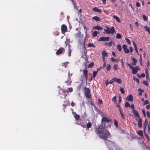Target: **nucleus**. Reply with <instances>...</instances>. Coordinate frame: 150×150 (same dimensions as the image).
Returning a JSON list of instances; mask_svg holds the SVG:
<instances>
[{"label": "nucleus", "mask_w": 150, "mask_h": 150, "mask_svg": "<svg viewBox=\"0 0 150 150\" xmlns=\"http://www.w3.org/2000/svg\"><path fill=\"white\" fill-rule=\"evenodd\" d=\"M102 125H99L95 129V132L100 138L103 140H106L107 139L111 136L109 131L105 129Z\"/></svg>", "instance_id": "nucleus-1"}, {"label": "nucleus", "mask_w": 150, "mask_h": 150, "mask_svg": "<svg viewBox=\"0 0 150 150\" xmlns=\"http://www.w3.org/2000/svg\"><path fill=\"white\" fill-rule=\"evenodd\" d=\"M102 118L101 120V125H102L104 128L106 129L108 127H111L110 124L111 120L103 116H102Z\"/></svg>", "instance_id": "nucleus-2"}, {"label": "nucleus", "mask_w": 150, "mask_h": 150, "mask_svg": "<svg viewBox=\"0 0 150 150\" xmlns=\"http://www.w3.org/2000/svg\"><path fill=\"white\" fill-rule=\"evenodd\" d=\"M132 112L134 116L137 117L139 118L138 121V126L140 128H141L142 127V119L141 118L139 117V115L137 110H134L132 111Z\"/></svg>", "instance_id": "nucleus-3"}, {"label": "nucleus", "mask_w": 150, "mask_h": 150, "mask_svg": "<svg viewBox=\"0 0 150 150\" xmlns=\"http://www.w3.org/2000/svg\"><path fill=\"white\" fill-rule=\"evenodd\" d=\"M105 28L106 29H104V30L107 34H113L115 33V30L113 26H112L111 28L107 26Z\"/></svg>", "instance_id": "nucleus-4"}, {"label": "nucleus", "mask_w": 150, "mask_h": 150, "mask_svg": "<svg viewBox=\"0 0 150 150\" xmlns=\"http://www.w3.org/2000/svg\"><path fill=\"white\" fill-rule=\"evenodd\" d=\"M105 141V142L106 145L108 147H112L115 145V143L114 142H112L109 140H107V139Z\"/></svg>", "instance_id": "nucleus-5"}, {"label": "nucleus", "mask_w": 150, "mask_h": 150, "mask_svg": "<svg viewBox=\"0 0 150 150\" xmlns=\"http://www.w3.org/2000/svg\"><path fill=\"white\" fill-rule=\"evenodd\" d=\"M85 94L87 98H89L91 97L90 93V91L88 88H85Z\"/></svg>", "instance_id": "nucleus-6"}, {"label": "nucleus", "mask_w": 150, "mask_h": 150, "mask_svg": "<svg viewBox=\"0 0 150 150\" xmlns=\"http://www.w3.org/2000/svg\"><path fill=\"white\" fill-rule=\"evenodd\" d=\"M110 37H100L99 39V41H109Z\"/></svg>", "instance_id": "nucleus-7"}, {"label": "nucleus", "mask_w": 150, "mask_h": 150, "mask_svg": "<svg viewBox=\"0 0 150 150\" xmlns=\"http://www.w3.org/2000/svg\"><path fill=\"white\" fill-rule=\"evenodd\" d=\"M65 49L62 47H60L56 52V53L57 55H59L62 54L63 52H64Z\"/></svg>", "instance_id": "nucleus-8"}, {"label": "nucleus", "mask_w": 150, "mask_h": 150, "mask_svg": "<svg viewBox=\"0 0 150 150\" xmlns=\"http://www.w3.org/2000/svg\"><path fill=\"white\" fill-rule=\"evenodd\" d=\"M86 38H85L84 39H83V37H82L81 38H79V42L80 45L83 44L84 47H85V39Z\"/></svg>", "instance_id": "nucleus-9"}, {"label": "nucleus", "mask_w": 150, "mask_h": 150, "mask_svg": "<svg viewBox=\"0 0 150 150\" xmlns=\"http://www.w3.org/2000/svg\"><path fill=\"white\" fill-rule=\"evenodd\" d=\"M61 30L62 33H65L67 31V28L65 25H62L61 26Z\"/></svg>", "instance_id": "nucleus-10"}, {"label": "nucleus", "mask_w": 150, "mask_h": 150, "mask_svg": "<svg viewBox=\"0 0 150 150\" xmlns=\"http://www.w3.org/2000/svg\"><path fill=\"white\" fill-rule=\"evenodd\" d=\"M133 97L132 95H129L126 97V99L129 101L132 102L133 101Z\"/></svg>", "instance_id": "nucleus-11"}, {"label": "nucleus", "mask_w": 150, "mask_h": 150, "mask_svg": "<svg viewBox=\"0 0 150 150\" xmlns=\"http://www.w3.org/2000/svg\"><path fill=\"white\" fill-rule=\"evenodd\" d=\"M75 35L77 38H81L82 37H83V35L81 34V33L80 31L76 33Z\"/></svg>", "instance_id": "nucleus-12"}, {"label": "nucleus", "mask_w": 150, "mask_h": 150, "mask_svg": "<svg viewBox=\"0 0 150 150\" xmlns=\"http://www.w3.org/2000/svg\"><path fill=\"white\" fill-rule=\"evenodd\" d=\"M72 113L75 119L77 120H79L80 118V115L77 114L76 113L74 112H73Z\"/></svg>", "instance_id": "nucleus-13"}, {"label": "nucleus", "mask_w": 150, "mask_h": 150, "mask_svg": "<svg viewBox=\"0 0 150 150\" xmlns=\"http://www.w3.org/2000/svg\"><path fill=\"white\" fill-rule=\"evenodd\" d=\"M122 47L125 53H128L129 52V50L127 48V46L126 45H123Z\"/></svg>", "instance_id": "nucleus-14"}, {"label": "nucleus", "mask_w": 150, "mask_h": 150, "mask_svg": "<svg viewBox=\"0 0 150 150\" xmlns=\"http://www.w3.org/2000/svg\"><path fill=\"white\" fill-rule=\"evenodd\" d=\"M88 72V71L87 70L84 69L83 70V75L86 80H87V78L88 76L87 74Z\"/></svg>", "instance_id": "nucleus-15"}, {"label": "nucleus", "mask_w": 150, "mask_h": 150, "mask_svg": "<svg viewBox=\"0 0 150 150\" xmlns=\"http://www.w3.org/2000/svg\"><path fill=\"white\" fill-rule=\"evenodd\" d=\"M131 69L132 70V73L133 74H135L138 71L134 67H131Z\"/></svg>", "instance_id": "nucleus-16"}, {"label": "nucleus", "mask_w": 150, "mask_h": 150, "mask_svg": "<svg viewBox=\"0 0 150 150\" xmlns=\"http://www.w3.org/2000/svg\"><path fill=\"white\" fill-rule=\"evenodd\" d=\"M92 10L98 13H101L102 12L101 10L100 9L96 7L93 8Z\"/></svg>", "instance_id": "nucleus-17"}, {"label": "nucleus", "mask_w": 150, "mask_h": 150, "mask_svg": "<svg viewBox=\"0 0 150 150\" xmlns=\"http://www.w3.org/2000/svg\"><path fill=\"white\" fill-rule=\"evenodd\" d=\"M114 78L115 81L116 82L119 84H121L122 83V81L120 79L117 78L116 77Z\"/></svg>", "instance_id": "nucleus-18"}, {"label": "nucleus", "mask_w": 150, "mask_h": 150, "mask_svg": "<svg viewBox=\"0 0 150 150\" xmlns=\"http://www.w3.org/2000/svg\"><path fill=\"white\" fill-rule=\"evenodd\" d=\"M131 59V60L133 61V64H132V65L134 66L135 65L137 62V60L136 58L133 57H132Z\"/></svg>", "instance_id": "nucleus-19"}, {"label": "nucleus", "mask_w": 150, "mask_h": 150, "mask_svg": "<svg viewBox=\"0 0 150 150\" xmlns=\"http://www.w3.org/2000/svg\"><path fill=\"white\" fill-rule=\"evenodd\" d=\"M93 29H96L98 30H100L103 29V28L97 25L96 26L93 27Z\"/></svg>", "instance_id": "nucleus-20"}, {"label": "nucleus", "mask_w": 150, "mask_h": 150, "mask_svg": "<svg viewBox=\"0 0 150 150\" xmlns=\"http://www.w3.org/2000/svg\"><path fill=\"white\" fill-rule=\"evenodd\" d=\"M144 28L147 31L150 35V28L147 25L145 26H144Z\"/></svg>", "instance_id": "nucleus-21"}, {"label": "nucleus", "mask_w": 150, "mask_h": 150, "mask_svg": "<svg viewBox=\"0 0 150 150\" xmlns=\"http://www.w3.org/2000/svg\"><path fill=\"white\" fill-rule=\"evenodd\" d=\"M138 91L139 92L138 93V95L139 96H141L142 95V93L144 92V90L141 89L140 88H139L138 89Z\"/></svg>", "instance_id": "nucleus-22"}, {"label": "nucleus", "mask_w": 150, "mask_h": 150, "mask_svg": "<svg viewBox=\"0 0 150 150\" xmlns=\"http://www.w3.org/2000/svg\"><path fill=\"white\" fill-rule=\"evenodd\" d=\"M83 28L85 30V33L86 35L85 38H86L88 36L87 29V28L85 26H83Z\"/></svg>", "instance_id": "nucleus-23"}, {"label": "nucleus", "mask_w": 150, "mask_h": 150, "mask_svg": "<svg viewBox=\"0 0 150 150\" xmlns=\"http://www.w3.org/2000/svg\"><path fill=\"white\" fill-rule=\"evenodd\" d=\"M92 19L96 21H100L99 18L97 16H95L92 17Z\"/></svg>", "instance_id": "nucleus-24"}, {"label": "nucleus", "mask_w": 150, "mask_h": 150, "mask_svg": "<svg viewBox=\"0 0 150 150\" xmlns=\"http://www.w3.org/2000/svg\"><path fill=\"white\" fill-rule=\"evenodd\" d=\"M137 133L139 135L141 136L142 137H143V131L142 130H139Z\"/></svg>", "instance_id": "nucleus-25"}, {"label": "nucleus", "mask_w": 150, "mask_h": 150, "mask_svg": "<svg viewBox=\"0 0 150 150\" xmlns=\"http://www.w3.org/2000/svg\"><path fill=\"white\" fill-rule=\"evenodd\" d=\"M99 33V32L95 31L93 32L92 34V36L93 37H95L97 36L98 34Z\"/></svg>", "instance_id": "nucleus-26"}, {"label": "nucleus", "mask_w": 150, "mask_h": 150, "mask_svg": "<svg viewBox=\"0 0 150 150\" xmlns=\"http://www.w3.org/2000/svg\"><path fill=\"white\" fill-rule=\"evenodd\" d=\"M102 57H107L108 56V54L104 50L102 52Z\"/></svg>", "instance_id": "nucleus-27"}, {"label": "nucleus", "mask_w": 150, "mask_h": 150, "mask_svg": "<svg viewBox=\"0 0 150 150\" xmlns=\"http://www.w3.org/2000/svg\"><path fill=\"white\" fill-rule=\"evenodd\" d=\"M70 41L68 39H67L66 41H65V44L66 46L69 45V46L70 47V45L69 44Z\"/></svg>", "instance_id": "nucleus-28"}, {"label": "nucleus", "mask_w": 150, "mask_h": 150, "mask_svg": "<svg viewBox=\"0 0 150 150\" xmlns=\"http://www.w3.org/2000/svg\"><path fill=\"white\" fill-rule=\"evenodd\" d=\"M69 64V62H66L64 63H62V66L63 67H64L65 68H66L67 67V66Z\"/></svg>", "instance_id": "nucleus-29"}, {"label": "nucleus", "mask_w": 150, "mask_h": 150, "mask_svg": "<svg viewBox=\"0 0 150 150\" xmlns=\"http://www.w3.org/2000/svg\"><path fill=\"white\" fill-rule=\"evenodd\" d=\"M113 17L118 22H120V21L119 18L118 17H117V16L115 15H113Z\"/></svg>", "instance_id": "nucleus-30"}, {"label": "nucleus", "mask_w": 150, "mask_h": 150, "mask_svg": "<svg viewBox=\"0 0 150 150\" xmlns=\"http://www.w3.org/2000/svg\"><path fill=\"white\" fill-rule=\"evenodd\" d=\"M125 106L126 108H127L128 107H130V105L129 103L126 102L125 103Z\"/></svg>", "instance_id": "nucleus-31"}, {"label": "nucleus", "mask_w": 150, "mask_h": 150, "mask_svg": "<svg viewBox=\"0 0 150 150\" xmlns=\"http://www.w3.org/2000/svg\"><path fill=\"white\" fill-rule=\"evenodd\" d=\"M133 46H134V49H135V51H136V52L137 51H138L137 48V47L136 44L135 43V42H134V41H133Z\"/></svg>", "instance_id": "nucleus-32"}, {"label": "nucleus", "mask_w": 150, "mask_h": 150, "mask_svg": "<svg viewBox=\"0 0 150 150\" xmlns=\"http://www.w3.org/2000/svg\"><path fill=\"white\" fill-rule=\"evenodd\" d=\"M112 43V42H109L105 43V45L106 46H109V47H111Z\"/></svg>", "instance_id": "nucleus-33"}, {"label": "nucleus", "mask_w": 150, "mask_h": 150, "mask_svg": "<svg viewBox=\"0 0 150 150\" xmlns=\"http://www.w3.org/2000/svg\"><path fill=\"white\" fill-rule=\"evenodd\" d=\"M117 49L120 52L122 50V47L119 44L117 45Z\"/></svg>", "instance_id": "nucleus-34"}, {"label": "nucleus", "mask_w": 150, "mask_h": 150, "mask_svg": "<svg viewBox=\"0 0 150 150\" xmlns=\"http://www.w3.org/2000/svg\"><path fill=\"white\" fill-rule=\"evenodd\" d=\"M91 126L92 124L90 122H88L86 124V127L87 128H89L91 127Z\"/></svg>", "instance_id": "nucleus-35"}, {"label": "nucleus", "mask_w": 150, "mask_h": 150, "mask_svg": "<svg viewBox=\"0 0 150 150\" xmlns=\"http://www.w3.org/2000/svg\"><path fill=\"white\" fill-rule=\"evenodd\" d=\"M117 39H120L122 38V36L121 35L120 33H117L116 37Z\"/></svg>", "instance_id": "nucleus-36"}, {"label": "nucleus", "mask_w": 150, "mask_h": 150, "mask_svg": "<svg viewBox=\"0 0 150 150\" xmlns=\"http://www.w3.org/2000/svg\"><path fill=\"white\" fill-rule=\"evenodd\" d=\"M106 69L107 71H109L111 69V66L110 64H108L106 67Z\"/></svg>", "instance_id": "nucleus-37"}, {"label": "nucleus", "mask_w": 150, "mask_h": 150, "mask_svg": "<svg viewBox=\"0 0 150 150\" xmlns=\"http://www.w3.org/2000/svg\"><path fill=\"white\" fill-rule=\"evenodd\" d=\"M71 50L70 49V47L69 46L68 47V54L69 57L71 56Z\"/></svg>", "instance_id": "nucleus-38"}, {"label": "nucleus", "mask_w": 150, "mask_h": 150, "mask_svg": "<svg viewBox=\"0 0 150 150\" xmlns=\"http://www.w3.org/2000/svg\"><path fill=\"white\" fill-rule=\"evenodd\" d=\"M98 72L96 71H94L93 73V76H92L94 78H95Z\"/></svg>", "instance_id": "nucleus-39"}, {"label": "nucleus", "mask_w": 150, "mask_h": 150, "mask_svg": "<svg viewBox=\"0 0 150 150\" xmlns=\"http://www.w3.org/2000/svg\"><path fill=\"white\" fill-rule=\"evenodd\" d=\"M88 47H96V46L90 43L88 44Z\"/></svg>", "instance_id": "nucleus-40"}, {"label": "nucleus", "mask_w": 150, "mask_h": 150, "mask_svg": "<svg viewBox=\"0 0 150 150\" xmlns=\"http://www.w3.org/2000/svg\"><path fill=\"white\" fill-rule=\"evenodd\" d=\"M112 100L115 103H117L116 97V96H114L112 98Z\"/></svg>", "instance_id": "nucleus-41"}, {"label": "nucleus", "mask_w": 150, "mask_h": 150, "mask_svg": "<svg viewBox=\"0 0 150 150\" xmlns=\"http://www.w3.org/2000/svg\"><path fill=\"white\" fill-rule=\"evenodd\" d=\"M115 81V80L114 79V78H113L111 80H110L108 82L109 84H112Z\"/></svg>", "instance_id": "nucleus-42"}, {"label": "nucleus", "mask_w": 150, "mask_h": 150, "mask_svg": "<svg viewBox=\"0 0 150 150\" xmlns=\"http://www.w3.org/2000/svg\"><path fill=\"white\" fill-rule=\"evenodd\" d=\"M114 123L115 125L117 128L118 127V122L115 119L114 120Z\"/></svg>", "instance_id": "nucleus-43"}, {"label": "nucleus", "mask_w": 150, "mask_h": 150, "mask_svg": "<svg viewBox=\"0 0 150 150\" xmlns=\"http://www.w3.org/2000/svg\"><path fill=\"white\" fill-rule=\"evenodd\" d=\"M140 57H139V61H140V65L141 66L142 65V56L141 55H139Z\"/></svg>", "instance_id": "nucleus-44"}, {"label": "nucleus", "mask_w": 150, "mask_h": 150, "mask_svg": "<svg viewBox=\"0 0 150 150\" xmlns=\"http://www.w3.org/2000/svg\"><path fill=\"white\" fill-rule=\"evenodd\" d=\"M118 68V67L117 65L116 64L114 65L113 67V69L115 70H117V69Z\"/></svg>", "instance_id": "nucleus-45"}, {"label": "nucleus", "mask_w": 150, "mask_h": 150, "mask_svg": "<svg viewBox=\"0 0 150 150\" xmlns=\"http://www.w3.org/2000/svg\"><path fill=\"white\" fill-rule=\"evenodd\" d=\"M120 91L121 93L122 94H123L125 93V92L123 88L122 87L120 89Z\"/></svg>", "instance_id": "nucleus-46"}, {"label": "nucleus", "mask_w": 150, "mask_h": 150, "mask_svg": "<svg viewBox=\"0 0 150 150\" xmlns=\"http://www.w3.org/2000/svg\"><path fill=\"white\" fill-rule=\"evenodd\" d=\"M94 63L93 62H91V64H89L88 65V67L91 68L93 67L94 65Z\"/></svg>", "instance_id": "nucleus-47"}, {"label": "nucleus", "mask_w": 150, "mask_h": 150, "mask_svg": "<svg viewBox=\"0 0 150 150\" xmlns=\"http://www.w3.org/2000/svg\"><path fill=\"white\" fill-rule=\"evenodd\" d=\"M147 123H148V121L147 119H146L145 120L144 122V125L145 126L144 129H145Z\"/></svg>", "instance_id": "nucleus-48"}, {"label": "nucleus", "mask_w": 150, "mask_h": 150, "mask_svg": "<svg viewBox=\"0 0 150 150\" xmlns=\"http://www.w3.org/2000/svg\"><path fill=\"white\" fill-rule=\"evenodd\" d=\"M142 17L143 19V20L145 21H146L147 19V18L146 16L144 15H142Z\"/></svg>", "instance_id": "nucleus-49"}, {"label": "nucleus", "mask_w": 150, "mask_h": 150, "mask_svg": "<svg viewBox=\"0 0 150 150\" xmlns=\"http://www.w3.org/2000/svg\"><path fill=\"white\" fill-rule=\"evenodd\" d=\"M143 83L144 84V85L146 86H148V82L146 81H143Z\"/></svg>", "instance_id": "nucleus-50"}, {"label": "nucleus", "mask_w": 150, "mask_h": 150, "mask_svg": "<svg viewBox=\"0 0 150 150\" xmlns=\"http://www.w3.org/2000/svg\"><path fill=\"white\" fill-rule=\"evenodd\" d=\"M148 103H149L148 100H146L144 101V102L143 103V105H145Z\"/></svg>", "instance_id": "nucleus-51"}, {"label": "nucleus", "mask_w": 150, "mask_h": 150, "mask_svg": "<svg viewBox=\"0 0 150 150\" xmlns=\"http://www.w3.org/2000/svg\"><path fill=\"white\" fill-rule=\"evenodd\" d=\"M133 79L135 81H136L138 83H139V79L137 78H135V77H133Z\"/></svg>", "instance_id": "nucleus-52"}, {"label": "nucleus", "mask_w": 150, "mask_h": 150, "mask_svg": "<svg viewBox=\"0 0 150 150\" xmlns=\"http://www.w3.org/2000/svg\"><path fill=\"white\" fill-rule=\"evenodd\" d=\"M144 134L145 137L148 140V141H149V137L148 135L145 132H144Z\"/></svg>", "instance_id": "nucleus-53"}, {"label": "nucleus", "mask_w": 150, "mask_h": 150, "mask_svg": "<svg viewBox=\"0 0 150 150\" xmlns=\"http://www.w3.org/2000/svg\"><path fill=\"white\" fill-rule=\"evenodd\" d=\"M98 104H99L100 105L103 103L102 100L100 99H99L98 100Z\"/></svg>", "instance_id": "nucleus-54"}, {"label": "nucleus", "mask_w": 150, "mask_h": 150, "mask_svg": "<svg viewBox=\"0 0 150 150\" xmlns=\"http://www.w3.org/2000/svg\"><path fill=\"white\" fill-rule=\"evenodd\" d=\"M125 40L127 42L128 44H130V40L127 38H125Z\"/></svg>", "instance_id": "nucleus-55"}, {"label": "nucleus", "mask_w": 150, "mask_h": 150, "mask_svg": "<svg viewBox=\"0 0 150 150\" xmlns=\"http://www.w3.org/2000/svg\"><path fill=\"white\" fill-rule=\"evenodd\" d=\"M121 101H122V99H121V96H119V100L118 101V103L119 104H120L121 103Z\"/></svg>", "instance_id": "nucleus-56"}, {"label": "nucleus", "mask_w": 150, "mask_h": 150, "mask_svg": "<svg viewBox=\"0 0 150 150\" xmlns=\"http://www.w3.org/2000/svg\"><path fill=\"white\" fill-rule=\"evenodd\" d=\"M110 60L112 62H115L116 61V59L114 58V57H111L110 58Z\"/></svg>", "instance_id": "nucleus-57"}, {"label": "nucleus", "mask_w": 150, "mask_h": 150, "mask_svg": "<svg viewBox=\"0 0 150 150\" xmlns=\"http://www.w3.org/2000/svg\"><path fill=\"white\" fill-rule=\"evenodd\" d=\"M120 114L121 116L122 117L123 119H125V115H124L123 114V112H120Z\"/></svg>", "instance_id": "nucleus-58"}, {"label": "nucleus", "mask_w": 150, "mask_h": 150, "mask_svg": "<svg viewBox=\"0 0 150 150\" xmlns=\"http://www.w3.org/2000/svg\"><path fill=\"white\" fill-rule=\"evenodd\" d=\"M146 115L148 117L150 118V113L149 111H147L146 113Z\"/></svg>", "instance_id": "nucleus-59"}, {"label": "nucleus", "mask_w": 150, "mask_h": 150, "mask_svg": "<svg viewBox=\"0 0 150 150\" xmlns=\"http://www.w3.org/2000/svg\"><path fill=\"white\" fill-rule=\"evenodd\" d=\"M130 107L132 109V110H134V104L133 103H132L131 104V106L130 105Z\"/></svg>", "instance_id": "nucleus-60"}, {"label": "nucleus", "mask_w": 150, "mask_h": 150, "mask_svg": "<svg viewBox=\"0 0 150 150\" xmlns=\"http://www.w3.org/2000/svg\"><path fill=\"white\" fill-rule=\"evenodd\" d=\"M142 112L143 113L144 116V117H146V113L145 110H142Z\"/></svg>", "instance_id": "nucleus-61"}, {"label": "nucleus", "mask_w": 150, "mask_h": 150, "mask_svg": "<svg viewBox=\"0 0 150 150\" xmlns=\"http://www.w3.org/2000/svg\"><path fill=\"white\" fill-rule=\"evenodd\" d=\"M136 6L137 7H139L141 6L140 4L138 2H137L136 3Z\"/></svg>", "instance_id": "nucleus-62"}, {"label": "nucleus", "mask_w": 150, "mask_h": 150, "mask_svg": "<svg viewBox=\"0 0 150 150\" xmlns=\"http://www.w3.org/2000/svg\"><path fill=\"white\" fill-rule=\"evenodd\" d=\"M102 69V67H100L99 68H97V71H97V72H98L100 71V70Z\"/></svg>", "instance_id": "nucleus-63"}, {"label": "nucleus", "mask_w": 150, "mask_h": 150, "mask_svg": "<svg viewBox=\"0 0 150 150\" xmlns=\"http://www.w3.org/2000/svg\"><path fill=\"white\" fill-rule=\"evenodd\" d=\"M146 108L147 109H150V105H147L146 106Z\"/></svg>", "instance_id": "nucleus-64"}]
</instances>
